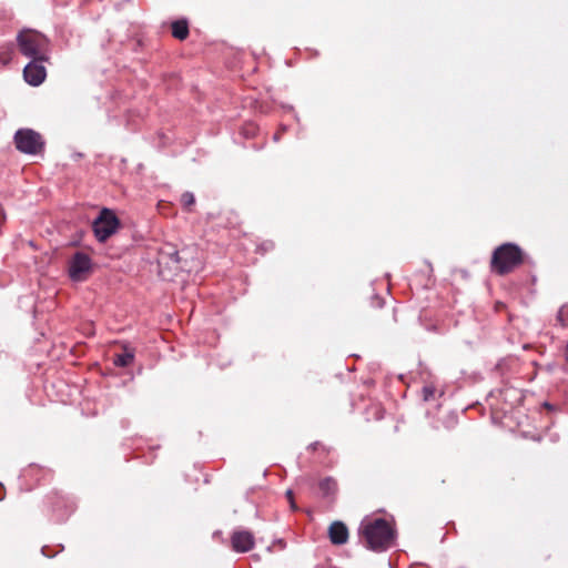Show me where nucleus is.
<instances>
[{
	"label": "nucleus",
	"mask_w": 568,
	"mask_h": 568,
	"mask_svg": "<svg viewBox=\"0 0 568 568\" xmlns=\"http://www.w3.org/2000/svg\"><path fill=\"white\" fill-rule=\"evenodd\" d=\"M557 321L561 326H568V304H565L559 308Z\"/></svg>",
	"instance_id": "16"
},
{
	"label": "nucleus",
	"mask_w": 568,
	"mask_h": 568,
	"mask_svg": "<svg viewBox=\"0 0 568 568\" xmlns=\"http://www.w3.org/2000/svg\"><path fill=\"white\" fill-rule=\"evenodd\" d=\"M372 303H373V305H375L376 307H383V305H384V300H383L382 297H379V296H374V297L372 298Z\"/></svg>",
	"instance_id": "18"
},
{
	"label": "nucleus",
	"mask_w": 568,
	"mask_h": 568,
	"mask_svg": "<svg viewBox=\"0 0 568 568\" xmlns=\"http://www.w3.org/2000/svg\"><path fill=\"white\" fill-rule=\"evenodd\" d=\"M19 51L27 58L49 60V40L39 31L27 29L17 36Z\"/></svg>",
	"instance_id": "3"
},
{
	"label": "nucleus",
	"mask_w": 568,
	"mask_h": 568,
	"mask_svg": "<svg viewBox=\"0 0 568 568\" xmlns=\"http://www.w3.org/2000/svg\"><path fill=\"white\" fill-rule=\"evenodd\" d=\"M545 407L549 409L551 408V406L548 403H545Z\"/></svg>",
	"instance_id": "21"
},
{
	"label": "nucleus",
	"mask_w": 568,
	"mask_h": 568,
	"mask_svg": "<svg viewBox=\"0 0 568 568\" xmlns=\"http://www.w3.org/2000/svg\"><path fill=\"white\" fill-rule=\"evenodd\" d=\"M359 534L372 550H384L390 546L394 539L392 526L383 518L364 520L361 524Z\"/></svg>",
	"instance_id": "2"
},
{
	"label": "nucleus",
	"mask_w": 568,
	"mask_h": 568,
	"mask_svg": "<svg viewBox=\"0 0 568 568\" xmlns=\"http://www.w3.org/2000/svg\"><path fill=\"white\" fill-rule=\"evenodd\" d=\"M526 254L517 244L504 243L497 246L490 258V271L505 276L513 273L525 263Z\"/></svg>",
	"instance_id": "1"
},
{
	"label": "nucleus",
	"mask_w": 568,
	"mask_h": 568,
	"mask_svg": "<svg viewBox=\"0 0 568 568\" xmlns=\"http://www.w3.org/2000/svg\"><path fill=\"white\" fill-rule=\"evenodd\" d=\"M91 270V260L90 257L81 252H77L69 265V274L73 281H83L85 280L88 273Z\"/></svg>",
	"instance_id": "6"
},
{
	"label": "nucleus",
	"mask_w": 568,
	"mask_h": 568,
	"mask_svg": "<svg viewBox=\"0 0 568 568\" xmlns=\"http://www.w3.org/2000/svg\"><path fill=\"white\" fill-rule=\"evenodd\" d=\"M180 202H181L183 209L190 212L192 210V206L195 204V197H194L193 193L184 192L181 195Z\"/></svg>",
	"instance_id": "14"
},
{
	"label": "nucleus",
	"mask_w": 568,
	"mask_h": 568,
	"mask_svg": "<svg viewBox=\"0 0 568 568\" xmlns=\"http://www.w3.org/2000/svg\"><path fill=\"white\" fill-rule=\"evenodd\" d=\"M14 48L12 43H7L0 47V64L7 65L13 57Z\"/></svg>",
	"instance_id": "13"
},
{
	"label": "nucleus",
	"mask_w": 568,
	"mask_h": 568,
	"mask_svg": "<svg viewBox=\"0 0 568 568\" xmlns=\"http://www.w3.org/2000/svg\"><path fill=\"white\" fill-rule=\"evenodd\" d=\"M254 535L246 529H236L231 535V546L236 552H247L254 548Z\"/></svg>",
	"instance_id": "8"
},
{
	"label": "nucleus",
	"mask_w": 568,
	"mask_h": 568,
	"mask_svg": "<svg viewBox=\"0 0 568 568\" xmlns=\"http://www.w3.org/2000/svg\"><path fill=\"white\" fill-rule=\"evenodd\" d=\"M318 488L324 498L334 501L338 491L337 481L333 477H325L318 483Z\"/></svg>",
	"instance_id": "10"
},
{
	"label": "nucleus",
	"mask_w": 568,
	"mask_h": 568,
	"mask_svg": "<svg viewBox=\"0 0 568 568\" xmlns=\"http://www.w3.org/2000/svg\"><path fill=\"white\" fill-rule=\"evenodd\" d=\"M45 60L31 59L23 69V78L26 82L32 87L40 85L47 77V70L42 62Z\"/></svg>",
	"instance_id": "7"
},
{
	"label": "nucleus",
	"mask_w": 568,
	"mask_h": 568,
	"mask_svg": "<svg viewBox=\"0 0 568 568\" xmlns=\"http://www.w3.org/2000/svg\"><path fill=\"white\" fill-rule=\"evenodd\" d=\"M328 537L333 545H344L348 540V529L342 521H334L328 527Z\"/></svg>",
	"instance_id": "9"
},
{
	"label": "nucleus",
	"mask_w": 568,
	"mask_h": 568,
	"mask_svg": "<svg viewBox=\"0 0 568 568\" xmlns=\"http://www.w3.org/2000/svg\"><path fill=\"white\" fill-rule=\"evenodd\" d=\"M436 387L433 384H427L422 388V396L425 402L435 399Z\"/></svg>",
	"instance_id": "15"
},
{
	"label": "nucleus",
	"mask_w": 568,
	"mask_h": 568,
	"mask_svg": "<svg viewBox=\"0 0 568 568\" xmlns=\"http://www.w3.org/2000/svg\"><path fill=\"white\" fill-rule=\"evenodd\" d=\"M308 449H311V450H313V452H315V450H317V449H323L324 452H328V450L326 449V447H325L322 443H320V442L312 443V444L308 446Z\"/></svg>",
	"instance_id": "17"
},
{
	"label": "nucleus",
	"mask_w": 568,
	"mask_h": 568,
	"mask_svg": "<svg viewBox=\"0 0 568 568\" xmlns=\"http://www.w3.org/2000/svg\"><path fill=\"white\" fill-rule=\"evenodd\" d=\"M286 496H287V499L290 500L292 509L295 510L297 507L295 505L292 490H287Z\"/></svg>",
	"instance_id": "19"
},
{
	"label": "nucleus",
	"mask_w": 568,
	"mask_h": 568,
	"mask_svg": "<svg viewBox=\"0 0 568 568\" xmlns=\"http://www.w3.org/2000/svg\"><path fill=\"white\" fill-rule=\"evenodd\" d=\"M16 148L26 154H39L44 149V141L40 133L31 129H20L14 134Z\"/></svg>",
	"instance_id": "5"
},
{
	"label": "nucleus",
	"mask_w": 568,
	"mask_h": 568,
	"mask_svg": "<svg viewBox=\"0 0 568 568\" xmlns=\"http://www.w3.org/2000/svg\"><path fill=\"white\" fill-rule=\"evenodd\" d=\"M172 36L183 41L189 37V23L185 19L175 20L171 23Z\"/></svg>",
	"instance_id": "11"
},
{
	"label": "nucleus",
	"mask_w": 568,
	"mask_h": 568,
	"mask_svg": "<svg viewBox=\"0 0 568 568\" xmlns=\"http://www.w3.org/2000/svg\"><path fill=\"white\" fill-rule=\"evenodd\" d=\"M120 227V221L110 209H103L94 220L92 229L99 242H105Z\"/></svg>",
	"instance_id": "4"
},
{
	"label": "nucleus",
	"mask_w": 568,
	"mask_h": 568,
	"mask_svg": "<svg viewBox=\"0 0 568 568\" xmlns=\"http://www.w3.org/2000/svg\"><path fill=\"white\" fill-rule=\"evenodd\" d=\"M134 354L132 351L124 348L122 354H116L113 358V364L119 367H126L132 364Z\"/></svg>",
	"instance_id": "12"
},
{
	"label": "nucleus",
	"mask_w": 568,
	"mask_h": 568,
	"mask_svg": "<svg viewBox=\"0 0 568 568\" xmlns=\"http://www.w3.org/2000/svg\"><path fill=\"white\" fill-rule=\"evenodd\" d=\"M564 354H565L566 362L568 363V342H567V345H566Z\"/></svg>",
	"instance_id": "20"
}]
</instances>
